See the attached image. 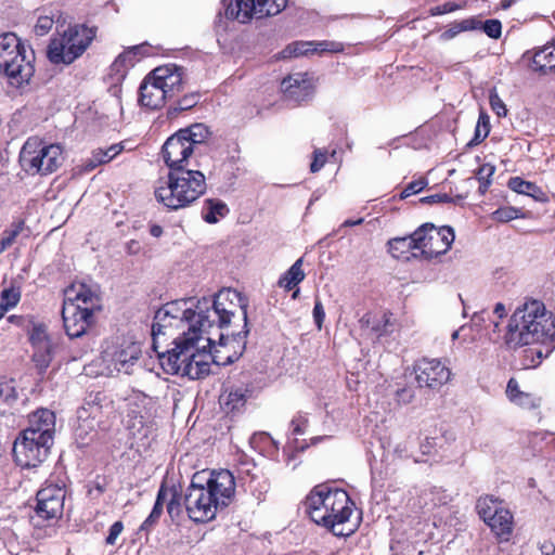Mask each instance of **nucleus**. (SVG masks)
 <instances>
[{
    "mask_svg": "<svg viewBox=\"0 0 555 555\" xmlns=\"http://www.w3.org/2000/svg\"><path fill=\"white\" fill-rule=\"evenodd\" d=\"M248 299L231 288L219 291L214 299L203 297L168 302L158 309L152 325L153 348L167 374L199 379L210 372V364H227L216 348L232 341L245 347L249 333Z\"/></svg>",
    "mask_w": 555,
    "mask_h": 555,
    "instance_id": "nucleus-1",
    "label": "nucleus"
},
{
    "mask_svg": "<svg viewBox=\"0 0 555 555\" xmlns=\"http://www.w3.org/2000/svg\"><path fill=\"white\" fill-rule=\"evenodd\" d=\"M353 503L341 489L325 485L315 486L306 499V509L311 520L326 528L336 537H349L354 531L350 517Z\"/></svg>",
    "mask_w": 555,
    "mask_h": 555,
    "instance_id": "nucleus-2",
    "label": "nucleus"
},
{
    "mask_svg": "<svg viewBox=\"0 0 555 555\" xmlns=\"http://www.w3.org/2000/svg\"><path fill=\"white\" fill-rule=\"evenodd\" d=\"M505 344L511 349L555 340V317L537 299L526 300L512 314Z\"/></svg>",
    "mask_w": 555,
    "mask_h": 555,
    "instance_id": "nucleus-3",
    "label": "nucleus"
},
{
    "mask_svg": "<svg viewBox=\"0 0 555 555\" xmlns=\"http://www.w3.org/2000/svg\"><path fill=\"white\" fill-rule=\"evenodd\" d=\"M206 190V177L201 170L179 167L169 170L166 184L155 190V197L168 209L178 210L192 205Z\"/></svg>",
    "mask_w": 555,
    "mask_h": 555,
    "instance_id": "nucleus-4",
    "label": "nucleus"
},
{
    "mask_svg": "<svg viewBox=\"0 0 555 555\" xmlns=\"http://www.w3.org/2000/svg\"><path fill=\"white\" fill-rule=\"evenodd\" d=\"M100 308V298L94 288L85 283H73L64 289L62 319L66 334L80 337L93 323L94 311Z\"/></svg>",
    "mask_w": 555,
    "mask_h": 555,
    "instance_id": "nucleus-5",
    "label": "nucleus"
},
{
    "mask_svg": "<svg viewBox=\"0 0 555 555\" xmlns=\"http://www.w3.org/2000/svg\"><path fill=\"white\" fill-rule=\"evenodd\" d=\"M98 27L86 24L69 25L67 29L50 39L47 49L48 60L55 65H69L79 59L91 46Z\"/></svg>",
    "mask_w": 555,
    "mask_h": 555,
    "instance_id": "nucleus-6",
    "label": "nucleus"
},
{
    "mask_svg": "<svg viewBox=\"0 0 555 555\" xmlns=\"http://www.w3.org/2000/svg\"><path fill=\"white\" fill-rule=\"evenodd\" d=\"M20 159L27 171L39 175H50L56 171L63 160V149L60 144L44 145L37 141H26Z\"/></svg>",
    "mask_w": 555,
    "mask_h": 555,
    "instance_id": "nucleus-7",
    "label": "nucleus"
},
{
    "mask_svg": "<svg viewBox=\"0 0 555 555\" xmlns=\"http://www.w3.org/2000/svg\"><path fill=\"white\" fill-rule=\"evenodd\" d=\"M221 4L227 20L247 24L253 18L279 14L286 8L287 0H221Z\"/></svg>",
    "mask_w": 555,
    "mask_h": 555,
    "instance_id": "nucleus-8",
    "label": "nucleus"
},
{
    "mask_svg": "<svg viewBox=\"0 0 555 555\" xmlns=\"http://www.w3.org/2000/svg\"><path fill=\"white\" fill-rule=\"evenodd\" d=\"M205 474H195L184 495L189 517L196 522H206L216 517L219 509L211 493L205 489Z\"/></svg>",
    "mask_w": 555,
    "mask_h": 555,
    "instance_id": "nucleus-9",
    "label": "nucleus"
},
{
    "mask_svg": "<svg viewBox=\"0 0 555 555\" xmlns=\"http://www.w3.org/2000/svg\"><path fill=\"white\" fill-rule=\"evenodd\" d=\"M52 446V440L23 430L13 444L15 462L22 467H37L47 460Z\"/></svg>",
    "mask_w": 555,
    "mask_h": 555,
    "instance_id": "nucleus-10",
    "label": "nucleus"
},
{
    "mask_svg": "<svg viewBox=\"0 0 555 555\" xmlns=\"http://www.w3.org/2000/svg\"><path fill=\"white\" fill-rule=\"evenodd\" d=\"M141 345L124 341L119 345L107 347L103 352V361L112 371L124 374H133L141 367Z\"/></svg>",
    "mask_w": 555,
    "mask_h": 555,
    "instance_id": "nucleus-11",
    "label": "nucleus"
},
{
    "mask_svg": "<svg viewBox=\"0 0 555 555\" xmlns=\"http://www.w3.org/2000/svg\"><path fill=\"white\" fill-rule=\"evenodd\" d=\"M415 380L420 388L439 390L451 380V369L440 359L422 358L413 365Z\"/></svg>",
    "mask_w": 555,
    "mask_h": 555,
    "instance_id": "nucleus-12",
    "label": "nucleus"
},
{
    "mask_svg": "<svg viewBox=\"0 0 555 555\" xmlns=\"http://www.w3.org/2000/svg\"><path fill=\"white\" fill-rule=\"evenodd\" d=\"M126 425L133 437H146L150 429L154 400L143 392H134L128 398Z\"/></svg>",
    "mask_w": 555,
    "mask_h": 555,
    "instance_id": "nucleus-13",
    "label": "nucleus"
},
{
    "mask_svg": "<svg viewBox=\"0 0 555 555\" xmlns=\"http://www.w3.org/2000/svg\"><path fill=\"white\" fill-rule=\"evenodd\" d=\"M205 474L204 485L205 489L212 495L215 504L219 508H224L230 505L235 495V479L231 472L227 469L202 472Z\"/></svg>",
    "mask_w": 555,
    "mask_h": 555,
    "instance_id": "nucleus-14",
    "label": "nucleus"
},
{
    "mask_svg": "<svg viewBox=\"0 0 555 555\" xmlns=\"http://www.w3.org/2000/svg\"><path fill=\"white\" fill-rule=\"evenodd\" d=\"M20 51H15L9 68L0 70L10 81L11 85L21 87L28 83L35 74L36 54L30 46L20 47Z\"/></svg>",
    "mask_w": 555,
    "mask_h": 555,
    "instance_id": "nucleus-15",
    "label": "nucleus"
},
{
    "mask_svg": "<svg viewBox=\"0 0 555 555\" xmlns=\"http://www.w3.org/2000/svg\"><path fill=\"white\" fill-rule=\"evenodd\" d=\"M66 491L63 486L48 483L37 492L36 513L43 519L62 516Z\"/></svg>",
    "mask_w": 555,
    "mask_h": 555,
    "instance_id": "nucleus-16",
    "label": "nucleus"
},
{
    "mask_svg": "<svg viewBox=\"0 0 555 555\" xmlns=\"http://www.w3.org/2000/svg\"><path fill=\"white\" fill-rule=\"evenodd\" d=\"M193 152L191 143L179 130L170 135L162 147L163 159L169 170L189 167Z\"/></svg>",
    "mask_w": 555,
    "mask_h": 555,
    "instance_id": "nucleus-17",
    "label": "nucleus"
},
{
    "mask_svg": "<svg viewBox=\"0 0 555 555\" xmlns=\"http://www.w3.org/2000/svg\"><path fill=\"white\" fill-rule=\"evenodd\" d=\"M283 99L294 105H300L311 100L314 87L308 74H293L285 77L281 82Z\"/></svg>",
    "mask_w": 555,
    "mask_h": 555,
    "instance_id": "nucleus-18",
    "label": "nucleus"
},
{
    "mask_svg": "<svg viewBox=\"0 0 555 555\" xmlns=\"http://www.w3.org/2000/svg\"><path fill=\"white\" fill-rule=\"evenodd\" d=\"M151 78L162 86L170 100L184 89V69L176 64L154 68L151 72Z\"/></svg>",
    "mask_w": 555,
    "mask_h": 555,
    "instance_id": "nucleus-19",
    "label": "nucleus"
},
{
    "mask_svg": "<svg viewBox=\"0 0 555 555\" xmlns=\"http://www.w3.org/2000/svg\"><path fill=\"white\" fill-rule=\"evenodd\" d=\"M29 339L34 347L33 361L39 373H43L51 363L53 346L43 324L34 325Z\"/></svg>",
    "mask_w": 555,
    "mask_h": 555,
    "instance_id": "nucleus-20",
    "label": "nucleus"
},
{
    "mask_svg": "<svg viewBox=\"0 0 555 555\" xmlns=\"http://www.w3.org/2000/svg\"><path fill=\"white\" fill-rule=\"evenodd\" d=\"M433 249V245H388V253L396 259L402 261L420 260L431 261L441 255L447 254L449 247Z\"/></svg>",
    "mask_w": 555,
    "mask_h": 555,
    "instance_id": "nucleus-21",
    "label": "nucleus"
},
{
    "mask_svg": "<svg viewBox=\"0 0 555 555\" xmlns=\"http://www.w3.org/2000/svg\"><path fill=\"white\" fill-rule=\"evenodd\" d=\"M170 101L162 86L151 78V72L144 77L139 88V103L149 109H159Z\"/></svg>",
    "mask_w": 555,
    "mask_h": 555,
    "instance_id": "nucleus-22",
    "label": "nucleus"
},
{
    "mask_svg": "<svg viewBox=\"0 0 555 555\" xmlns=\"http://www.w3.org/2000/svg\"><path fill=\"white\" fill-rule=\"evenodd\" d=\"M101 397L96 393L94 397L90 396L83 405L77 411L78 436L88 434V430L94 431L95 426L99 425L102 415V405L100 404Z\"/></svg>",
    "mask_w": 555,
    "mask_h": 555,
    "instance_id": "nucleus-23",
    "label": "nucleus"
},
{
    "mask_svg": "<svg viewBox=\"0 0 555 555\" xmlns=\"http://www.w3.org/2000/svg\"><path fill=\"white\" fill-rule=\"evenodd\" d=\"M522 57L534 73L547 75L555 72V40L534 52L527 51Z\"/></svg>",
    "mask_w": 555,
    "mask_h": 555,
    "instance_id": "nucleus-24",
    "label": "nucleus"
},
{
    "mask_svg": "<svg viewBox=\"0 0 555 555\" xmlns=\"http://www.w3.org/2000/svg\"><path fill=\"white\" fill-rule=\"evenodd\" d=\"M410 243H454L453 228L443 225L437 228L433 223H424L408 236Z\"/></svg>",
    "mask_w": 555,
    "mask_h": 555,
    "instance_id": "nucleus-25",
    "label": "nucleus"
},
{
    "mask_svg": "<svg viewBox=\"0 0 555 555\" xmlns=\"http://www.w3.org/2000/svg\"><path fill=\"white\" fill-rule=\"evenodd\" d=\"M28 427L24 431H30L39 438L54 441L55 414L49 409H39L29 415Z\"/></svg>",
    "mask_w": 555,
    "mask_h": 555,
    "instance_id": "nucleus-26",
    "label": "nucleus"
},
{
    "mask_svg": "<svg viewBox=\"0 0 555 555\" xmlns=\"http://www.w3.org/2000/svg\"><path fill=\"white\" fill-rule=\"evenodd\" d=\"M250 397L247 386L232 387L220 396V404L227 413L241 412Z\"/></svg>",
    "mask_w": 555,
    "mask_h": 555,
    "instance_id": "nucleus-27",
    "label": "nucleus"
},
{
    "mask_svg": "<svg viewBox=\"0 0 555 555\" xmlns=\"http://www.w3.org/2000/svg\"><path fill=\"white\" fill-rule=\"evenodd\" d=\"M125 146L122 143L112 144L107 149H95L92 151L91 156L81 164V172H91L96 167L108 164L116 156H118Z\"/></svg>",
    "mask_w": 555,
    "mask_h": 555,
    "instance_id": "nucleus-28",
    "label": "nucleus"
},
{
    "mask_svg": "<svg viewBox=\"0 0 555 555\" xmlns=\"http://www.w3.org/2000/svg\"><path fill=\"white\" fill-rule=\"evenodd\" d=\"M26 44L13 31H7L0 35V70L9 68L15 51H20V47Z\"/></svg>",
    "mask_w": 555,
    "mask_h": 555,
    "instance_id": "nucleus-29",
    "label": "nucleus"
},
{
    "mask_svg": "<svg viewBox=\"0 0 555 555\" xmlns=\"http://www.w3.org/2000/svg\"><path fill=\"white\" fill-rule=\"evenodd\" d=\"M506 397L508 400L524 409H535L540 405V400L530 392L520 390L519 384L515 378H511L507 383Z\"/></svg>",
    "mask_w": 555,
    "mask_h": 555,
    "instance_id": "nucleus-30",
    "label": "nucleus"
},
{
    "mask_svg": "<svg viewBox=\"0 0 555 555\" xmlns=\"http://www.w3.org/2000/svg\"><path fill=\"white\" fill-rule=\"evenodd\" d=\"M487 525L501 541H507L513 532V515L505 507L499 508V512L493 518H490Z\"/></svg>",
    "mask_w": 555,
    "mask_h": 555,
    "instance_id": "nucleus-31",
    "label": "nucleus"
},
{
    "mask_svg": "<svg viewBox=\"0 0 555 555\" xmlns=\"http://www.w3.org/2000/svg\"><path fill=\"white\" fill-rule=\"evenodd\" d=\"M229 207L218 198H208L202 208V217L207 223H217L229 214Z\"/></svg>",
    "mask_w": 555,
    "mask_h": 555,
    "instance_id": "nucleus-32",
    "label": "nucleus"
},
{
    "mask_svg": "<svg viewBox=\"0 0 555 555\" xmlns=\"http://www.w3.org/2000/svg\"><path fill=\"white\" fill-rule=\"evenodd\" d=\"M390 313H383L379 319L374 318L371 313H366L360 320L363 326H371L372 332L377 336H384L393 331V323L390 320Z\"/></svg>",
    "mask_w": 555,
    "mask_h": 555,
    "instance_id": "nucleus-33",
    "label": "nucleus"
},
{
    "mask_svg": "<svg viewBox=\"0 0 555 555\" xmlns=\"http://www.w3.org/2000/svg\"><path fill=\"white\" fill-rule=\"evenodd\" d=\"M180 133L191 143V147L205 143L211 135V131L205 124L196 122L179 130Z\"/></svg>",
    "mask_w": 555,
    "mask_h": 555,
    "instance_id": "nucleus-34",
    "label": "nucleus"
},
{
    "mask_svg": "<svg viewBox=\"0 0 555 555\" xmlns=\"http://www.w3.org/2000/svg\"><path fill=\"white\" fill-rule=\"evenodd\" d=\"M481 27V20L478 16H470L459 22L450 24L448 29L441 34L443 40L453 39L463 31L477 30Z\"/></svg>",
    "mask_w": 555,
    "mask_h": 555,
    "instance_id": "nucleus-35",
    "label": "nucleus"
},
{
    "mask_svg": "<svg viewBox=\"0 0 555 555\" xmlns=\"http://www.w3.org/2000/svg\"><path fill=\"white\" fill-rule=\"evenodd\" d=\"M302 262H304L302 258H299L294 262V264L280 279V281H279L280 286L284 287L285 289L291 291L294 287H296L305 279L306 275L301 268Z\"/></svg>",
    "mask_w": 555,
    "mask_h": 555,
    "instance_id": "nucleus-36",
    "label": "nucleus"
},
{
    "mask_svg": "<svg viewBox=\"0 0 555 555\" xmlns=\"http://www.w3.org/2000/svg\"><path fill=\"white\" fill-rule=\"evenodd\" d=\"M167 499H168V487H166L165 485H162L158 490L154 507H153L151 514L149 515V517L141 525V530L147 531L158 520V518L160 517V515L163 513L164 503L167 501Z\"/></svg>",
    "mask_w": 555,
    "mask_h": 555,
    "instance_id": "nucleus-37",
    "label": "nucleus"
},
{
    "mask_svg": "<svg viewBox=\"0 0 555 555\" xmlns=\"http://www.w3.org/2000/svg\"><path fill=\"white\" fill-rule=\"evenodd\" d=\"M201 100L199 92H190L178 99L172 105L168 108V115L170 117L177 116L179 113L183 111H189L196 106Z\"/></svg>",
    "mask_w": 555,
    "mask_h": 555,
    "instance_id": "nucleus-38",
    "label": "nucleus"
},
{
    "mask_svg": "<svg viewBox=\"0 0 555 555\" xmlns=\"http://www.w3.org/2000/svg\"><path fill=\"white\" fill-rule=\"evenodd\" d=\"M132 50L126 49L121 52L111 65V70L115 75L124 77L128 69L137 64V59L133 56Z\"/></svg>",
    "mask_w": 555,
    "mask_h": 555,
    "instance_id": "nucleus-39",
    "label": "nucleus"
},
{
    "mask_svg": "<svg viewBox=\"0 0 555 555\" xmlns=\"http://www.w3.org/2000/svg\"><path fill=\"white\" fill-rule=\"evenodd\" d=\"M502 507V503L492 496L480 498L476 505L479 516L486 524L490 520V518H493V516L499 512V508Z\"/></svg>",
    "mask_w": 555,
    "mask_h": 555,
    "instance_id": "nucleus-40",
    "label": "nucleus"
},
{
    "mask_svg": "<svg viewBox=\"0 0 555 555\" xmlns=\"http://www.w3.org/2000/svg\"><path fill=\"white\" fill-rule=\"evenodd\" d=\"M421 499V506L436 507L447 504L449 495L441 488L430 487L423 490Z\"/></svg>",
    "mask_w": 555,
    "mask_h": 555,
    "instance_id": "nucleus-41",
    "label": "nucleus"
},
{
    "mask_svg": "<svg viewBox=\"0 0 555 555\" xmlns=\"http://www.w3.org/2000/svg\"><path fill=\"white\" fill-rule=\"evenodd\" d=\"M18 393L16 390V382L14 378H0V403L11 406L16 402Z\"/></svg>",
    "mask_w": 555,
    "mask_h": 555,
    "instance_id": "nucleus-42",
    "label": "nucleus"
},
{
    "mask_svg": "<svg viewBox=\"0 0 555 555\" xmlns=\"http://www.w3.org/2000/svg\"><path fill=\"white\" fill-rule=\"evenodd\" d=\"M494 172L495 166L490 163H485L478 167L476 171V179L479 182L478 190L481 194H485L489 190Z\"/></svg>",
    "mask_w": 555,
    "mask_h": 555,
    "instance_id": "nucleus-43",
    "label": "nucleus"
},
{
    "mask_svg": "<svg viewBox=\"0 0 555 555\" xmlns=\"http://www.w3.org/2000/svg\"><path fill=\"white\" fill-rule=\"evenodd\" d=\"M507 186L519 194L534 196L539 191V186L530 181L524 180L520 177H512L507 182Z\"/></svg>",
    "mask_w": 555,
    "mask_h": 555,
    "instance_id": "nucleus-44",
    "label": "nucleus"
},
{
    "mask_svg": "<svg viewBox=\"0 0 555 555\" xmlns=\"http://www.w3.org/2000/svg\"><path fill=\"white\" fill-rule=\"evenodd\" d=\"M490 133V122L489 117L486 114H480L475 133L473 139L468 142L467 146H475L480 144Z\"/></svg>",
    "mask_w": 555,
    "mask_h": 555,
    "instance_id": "nucleus-45",
    "label": "nucleus"
},
{
    "mask_svg": "<svg viewBox=\"0 0 555 555\" xmlns=\"http://www.w3.org/2000/svg\"><path fill=\"white\" fill-rule=\"evenodd\" d=\"M21 298V291L18 287H10L3 289L0 297V310L3 312L14 308Z\"/></svg>",
    "mask_w": 555,
    "mask_h": 555,
    "instance_id": "nucleus-46",
    "label": "nucleus"
},
{
    "mask_svg": "<svg viewBox=\"0 0 555 555\" xmlns=\"http://www.w3.org/2000/svg\"><path fill=\"white\" fill-rule=\"evenodd\" d=\"M26 229L25 221L23 219H18L13 221L2 233L0 236L1 244L13 243L18 235Z\"/></svg>",
    "mask_w": 555,
    "mask_h": 555,
    "instance_id": "nucleus-47",
    "label": "nucleus"
},
{
    "mask_svg": "<svg viewBox=\"0 0 555 555\" xmlns=\"http://www.w3.org/2000/svg\"><path fill=\"white\" fill-rule=\"evenodd\" d=\"M428 185V179L420 177L418 179L408 183L399 194V199H405L411 195L418 194L425 190Z\"/></svg>",
    "mask_w": 555,
    "mask_h": 555,
    "instance_id": "nucleus-48",
    "label": "nucleus"
},
{
    "mask_svg": "<svg viewBox=\"0 0 555 555\" xmlns=\"http://www.w3.org/2000/svg\"><path fill=\"white\" fill-rule=\"evenodd\" d=\"M520 212L521 211L518 208L504 206L492 212V219L498 222H508L518 218Z\"/></svg>",
    "mask_w": 555,
    "mask_h": 555,
    "instance_id": "nucleus-49",
    "label": "nucleus"
},
{
    "mask_svg": "<svg viewBox=\"0 0 555 555\" xmlns=\"http://www.w3.org/2000/svg\"><path fill=\"white\" fill-rule=\"evenodd\" d=\"M167 512L171 518L179 516L181 513V498L176 488H168Z\"/></svg>",
    "mask_w": 555,
    "mask_h": 555,
    "instance_id": "nucleus-50",
    "label": "nucleus"
},
{
    "mask_svg": "<svg viewBox=\"0 0 555 555\" xmlns=\"http://www.w3.org/2000/svg\"><path fill=\"white\" fill-rule=\"evenodd\" d=\"M479 29H482L488 37L499 39L502 34V24L495 18L487 20L486 22L481 21V27Z\"/></svg>",
    "mask_w": 555,
    "mask_h": 555,
    "instance_id": "nucleus-51",
    "label": "nucleus"
},
{
    "mask_svg": "<svg viewBox=\"0 0 555 555\" xmlns=\"http://www.w3.org/2000/svg\"><path fill=\"white\" fill-rule=\"evenodd\" d=\"M241 473L243 475L246 474V477H243V479L245 480V483L248 485L250 490L254 491L258 489H263V487L260 486V483L255 485L261 475V470L256 465H253L251 468L242 469Z\"/></svg>",
    "mask_w": 555,
    "mask_h": 555,
    "instance_id": "nucleus-52",
    "label": "nucleus"
},
{
    "mask_svg": "<svg viewBox=\"0 0 555 555\" xmlns=\"http://www.w3.org/2000/svg\"><path fill=\"white\" fill-rule=\"evenodd\" d=\"M54 25V20L47 15H41L37 18V22L34 26V33L39 36H46L52 29Z\"/></svg>",
    "mask_w": 555,
    "mask_h": 555,
    "instance_id": "nucleus-53",
    "label": "nucleus"
},
{
    "mask_svg": "<svg viewBox=\"0 0 555 555\" xmlns=\"http://www.w3.org/2000/svg\"><path fill=\"white\" fill-rule=\"evenodd\" d=\"M464 8V4H460L453 1L446 2L441 5H437L429 9V15L430 16H438L447 13H452L457 10H462Z\"/></svg>",
    "mask_w": 555,
    "mask_h": 555,
    "instance_id": "nucleus-54",
    "label": "nucleus"
},
{
    "mask_svg": "<svg viewBox=\"0 0 555 555\" xmlns=\"http://www.w3.org/2000/svg\"><path fill=\"white\" fill-rule=\"evenodd\" d=\"M491 109L499 116L504 117L507 114V108L498 93L493 92L489 96Z\"/></svg>",
    "mask_w": 555,
    "mask_h": 555,
    "instance_id": "nucleus-55",
    "label": "nucleus"
},
{
    "mask_svg": "<svg viewBox=\"0 0 555 555\" xmlns=\"http://www.w3.org/2000/svg\"><path fill=\"white\" fill-rule=\"evenodd\" d=\"M327 158V152L320 149H315L313 152V159L310 164V171L318 172L325 165Z\"/></svg>",
    "mask_w": 555,
    "mask_h": 555,
    "instance_id": "nucleus-56",
    "label": "nucleus"
},
{
    "mask_svg": "<svg viewBox=\"0 0 555 555\" xmlns=\"http://www.w3.org/2000/svg\"><path fill=\"white\" fill-rule=\"evenodd\" d=\"M420 203L426 204V205H434V204H440V203H452V197L447 194H433L428 196H424L420 198Z\"/></svg>",
    "mask_w": 555,
    "mask_h": 555,
    "instance_id": "nucleus-57",
    "label": "nucleus"
},
{
    "mask_svg": "<svg viewBox=\"0 0 555 555\" xmlns=\"http://www.w3.org/2000/svg\"><path fill=\"white\" fill-rule=\"evenodd\" d=\"M312 314H313V320H314L317 327L319 330H321L322 324L325 319V311H324L323 305L319 298L315 299Z\"/></svg>",
    "mask_w": 555,
    "mask_h": 555,
    "instance_id": "nucleus-58",
    "label": "nucleus"
},
{
    "mask_svg": "<svg viewBox=\"0 0 555 555\" xmlns=\"http://www.w3.org/2000/svg\"><path fill=\"white\" fill-rule=\"evenodd\" d=\"M124 530V525L121 521H115L111 528H109V532H108V535L106 538V543L108 545H114L118 539V537L120 535V533L122 532Z\"/></svg>",
    "mask_w": 555,
    "mask_h": 555,
    "instance_id": "nucleus-59",
    "label": "nucleus"
},
{
    "mask_svg": "<svg viewBox=\"0 0 555 555\" xmlns=\"http://www.w3.org/2000/svg\"><path fill=\"white\" fill-rule=\"evenodd\" d=\"M396 398L399 403L408 404L414 398V390L410 387H402L396 391Z\"/></svg>",
    "mask_w": 555,
    "mask_h": 555,
    "instance_id": "nucleus-60",
    "label": "nucleus"
},
{
    "mask_svg": "<svg viewBox=\"0 0 555 555\" xmlns=\"http://www.w3.org/2000/svg\"><path fill=\"white\" fill-rule=\"evenodd\" d=\"M128 49L134 52L133 56L137 59L138 63L141 59L149 55L150 46L147 43H142L130 47Z\"/></svg>",
    "mask_w": 555,
    "mask_h": 555,
    "instance_id": "nucleus-61",
    "label": "nucleus"
},
{
    "mask_svg": "<svg viewBox=\"0 0 555 555\" xmlns=\"http://www.w3.org/2000/svg\"><path fill=\"white\" fill-rule=\"evenodd\" d=\"M322 51L340 52L344 50L343 43L334 41H322L319 43Z\"/></svg>",
    "mask_w": 555,
    "mask_h": 555,
    "instance_id": "nucleus-62",
    "label": "nucleus"
},
{
    "mask_svg": "<svg viewBox=\"0 0 555 555\" xmlns=\"http://www.w3.org/2000/svg\"><path fill=\"white\" fill-rule=\"evenodd\" d=\"M363 222H364L363 218L345 220L341 223L339 231L346 230L347 228H350V227H361L363 224Z\"/></svg>",
    "mask_w": 555,
    "mask_h": 555,
    "instance_id": "nucleus-63",
    "label": "nucleus"
},
{
    "mask_svg": "<svg viewBox=\"0 0 555 555\" xmlns=\"http://www.w3.org/2000/svg\"><path fill=\"white\" fill-rule=\"evenodd\" d=\"M306 423L305 420L295 418L292 421L291 426L293 427V433L295 435H301L304 434V429L301 428V425Z\"/></svg>",
    "mask_w": 555,
    "mask_h": 555,
    "instance_id": "nucleus-64",
    "label": "nucleus"
}]
</instances>
